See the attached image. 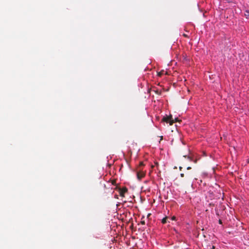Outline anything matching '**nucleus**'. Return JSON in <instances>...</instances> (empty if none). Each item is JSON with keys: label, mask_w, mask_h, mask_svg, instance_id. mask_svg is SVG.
I'll return each instance as SVG.
<instances>
[{"label": "nucleus", "mask_w": 249, "mask_h": 249, "mask_svg": "<svg viewBox=\"0 0 249 249\" xmlns=\"http://www.w3.org/2000/svg\"><path fill=\"white\" fill-rule=\"evenodd\" d=\"M145 173L143 171H139L137 173V177L138 179L140 180L142 178L145 176Z\"/></svg>", "instance_id": "f257e3e1"}, {"label": "nucleus", "mask_w": 249, "mask_h": 249, "mask_svg": "<svg viewBox=\"0 0 249 249\" xmlns=\"http://www.w3.org/2000/svg\"><path fill=\"white\" fill-rule=\"evenodd\" d=\"M245 16L247 18H249V10H246L245 11Z\"/></svg>", "instance_id": "f03ea898"}, {"label": "nucleus", "mask_w": 249, "mask_h": 249, "mask_svg": "<svg viewBox=\"0 0 249 249\" xmlns=\"http://www.w3.org/2000/svg\"><path fill=\"white\" fill-rule=\"evenodd\" d=\"M166 220H167V217H166L163 218L162 219V221H161L162 223L163 224H165L167 222Z\"/></svg>", "instance_id": "7ed1b4c3"}, {"label": "nucleus", "mask_w": 249, "mask_h": 249, "mask_svg": "<svg viewBox=\"0 0 249 249\" xmlns=\"http://www.w3.org/2000/svg\"><path fill=\"white\" fill-rule=\"evenodd\" d=\"M188 158L191 161H193L192 158L189 156L188 157Z\"/></svg>", "instance_id": "20e7f679"}, {"label": "nucleus", "mask_w": 249, "mask_h": 249, "mask_svg": "<svg viewBox=\"0 0 249 249\" xmlns=\"http://www.w3.org/2000/svg\"><path fill=\"white\" fill-rule=\"evenodd\" d=\"M180 176H181V177H184V174H181Z\"/></svg>", "instance_id": "39448f33"}, {"label": "nucleus", "mask_w": 249, "mask_h": 249, "mask_svg": "<svg viewBox=\"0 0 249 249\" xmlns=\"http://www.w3.org/2000/svg\"><path fill=\"white\" fill-rule=\"evenodd\" d=\"M219 224H222V221H221V220H219Z\"/></svg>", "instance_id": "423d86ee"}, {"label": "nucleus", "mask_w": 249, "mask_h": 249, "mask_svg": "<svg viewBox=\"0 0 249 249\" xmlns=\"http://www.w3.org/2000/svg\"><path fill=\"white\" fill-rule=\"evenodd\" d=\"M191 169V167H187V169H188V170H189V169Z\"/></svg>", "instance_id": "0eeeda50"}, {"label": "nucleus", "mask_w": 249, "mask_h": 249, "mask_svg": "<svg viewBox=\"0 0 249 249\" xmlns=\"http://www.w3.org/2000/svg\"><path fill=\"white\" fill-rule=\"evenodd\" d=\"M194 162H195V163H196V160L195 161H194Z\"/></svg>", "instance_id": "6e6552de"}, {"label": "nucleus", "mask_w": 249, "mask_h": 249, "mask_svg": "<svg viewBox=\"0 0 249 249\" xmlns=\"http://www.w3.org/2000/svg\"><path fill=\"white\" fill-rule=\"evenodd\" d=\"M214 248V247L213 246V249Z\"/></svg>", "instance_id": "1a4fd4ad"}]
</instances>
